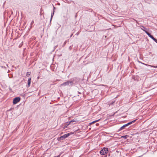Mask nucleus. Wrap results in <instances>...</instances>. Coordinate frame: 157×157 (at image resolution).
Returning <instances> with one entry per match:
<instances>
[{
    "instance_id": "nucleus-10",
    "label": "nucleus",
    "mask_w": 157,
    "mask_h": 157,
    "mask_svg": "<svg viewBox=\"0 0 157 157\" xmlns=\"http://www.w3.org/2000/svg\"><path fill=\"white\" fill-rule=\"evenodd\" d=\"M99 121V120H97L96 121H93L92 122H91V123H90V124H94L96 122H97L98 121Z\"/></svg>"
},
{
    "instance_id": "nucleus-6",
    "label": "nucleus",
    "mask_w": 157,
    "mask_h": 157,
    "mask_svg": "<svg viewBox=\"0 0 157 157\" xmlns=\"http://www.w3.org/2000/svg\"><path fill=\"white\" fill-rule=\"evenodd\" d=\"M136 121V120H133L130 122H129L127 124H124V126L126 127V126H128V125L132 124L133 123H134V122H135V121Z\"/></svg>"
},
{
    "instance_id": "nucleus-16",
    "label": "nucleus",
    "mask_w": 157,
    "mask_h": 157,
    "mask_svg": "<svg viewBox=\"0 0 157 157\" xmlns=\"http://www.w3.org/2000/svg\"><path fill=\"white\" fill-rule=\"evenodd\" d=\"M156 43H157V40L155 38L153 40Z\"/></svg>"
},
{
    "instance_id": "nucleus-19",
    "label": "nucleus",
    "mask_w": 157,
    "mask_h": 157,
    "mask_svg": "<svg viewBox=\"0 0 157 157\" xmlns=\"http://www.w3.org/2000/svg\"><path fill=\"white\" fill-rule=\"evenodd\" d=\"M72 35H73V34H72L70 36V37H72Z\"/></svg>"
},
{
    "instance_id": "nucleus-13",
    "label": "nucleus",
    "mask_w": 157,
    "mask_h": 157,
    "mask_svg": "<svg viewBox=\"0 0 157 157\" xmlns=\"http://www.w3.org/2000/svg\"><path fill=\"white\" fill-rule=\"evenodd\" d=\"M30 75V72H27L26 74V76H29Z\"/></svg>"
},
{
    "instance_id": "nucleus-12",
    "label": "nucleus",
    "mask_w": 157,
    "mask_h": 157,
    "mask_svg": "<svg viewBox=\"0 0 157 157\" xmlns=\"http://www.w3.org/2000/svg\"><path fill=\"white\" fill-rule=\"evenodd\" d=\"M141 27H142L143 28H143H141V29H142L143 30V29L144 30H146L147 29H146V28H145V27H144V26H141Z\"/></svg>"
},
{
    "instance_id": "nucleus-5",
    "label": "nucleus",
    "mask_w": 157,
    "mask_h": 157,
    "mask_svg": "<svg viewBox=\"0 0 157 157\" xmlns=\"http://www.w3.org/2000/svg\"><path fill=\"white\" fill-rule=\"evenodd\" d=\"M143 30L148 35V36L152 40H153L154 39V38L153 36L151 35L149 33L147 30H145L144 29Z\"/></svg>"
},
{
    "instance_id": "nucleus-15",
    "label": "nucleus",
    "mask_w": 157,
    "mask_h": 157,
    "mask_svg": "<svg viewBox=\"0 0 157 157\" xmlns=\"http://www.w3.org/2000/svg\"><path fill=\"white\" fill-rule=\"evenodd\" d=\"M76 121L75 120V119H74L73 120H71V121L70 122V123H71L72 122H75Z\"/></svg>"
},
{
    "instance_id": "nucleus-1",
    "label": "nucleus",
    "mask_w": 157,
    "mask_h": 157,
    "mask_svg": "<svg viewBox=\"0 0 157 157\" xmlns=\"http://www.w3.org/2000/svg\"><path fill=\"white\" fill-rule=\"evenodd\" d=\"M71 135L70 133H68L64 135L63 136H61L59 137H58L57 138V140L58 141H60L61 140H62L65 138Z\"/></svg>"
},
{
    "instance_id": "nucleus-14",
    "label": "nucleus",
    "mask_w": 157,
    "mask_h": 157,
    "mask_svg": "<svg viewBox=\"0 0 157 157\" xmlns=\"http://www.w3.org/2000/svg\"><path fill=\"white\" fill-rule=\"evenodd\" d=\"M127 136L126 135V136H122L121 137V138H123L124 139H126L127 138Z\"/></svg>"
},
{
    "instance_id": "nucleus-3",
    "label": "nucleus",
    "mask_w": 157,
    "mask_h": 157,
    "mask_svg": "<svg viewBox=\"0 0 157 157\" xmlns=\"http://www.w3.org/2000/svg\"><path fill=\"white\" fill-rule=\"evenodd\" d=\"M20 100V98L19 97H16L14 98L13 101V103L15 104L18 102Z\"/></svg>"
},
{
    "instance_id": "nucleus-18",
    "label": "nucleus",
    "mask_w": 157,
    "mask_h": 157,
    "mask_svg": "<svg viewBox=\"0 0 157 157\" xmlns=\"http://www.w3.org/2000/svg\"><path fill=\"white\" fill-rule=\"evenodd\" d=\"M79 34V33L78 32L76 33V34L77 35H78Z\"/></svg>"
},
{
    "instance_id": "nucleus-9",
    "label": "nucleus",
    "mask_w": 157,
    "mask_h": 157,
    "mask_svg": "<svg viewBox=\"0 0 157 157\" xmlns=\"http://www.w3.org/2000/svg\"><path fill=\"white\" fill-rule=\"evenodd\" d=\"M125 127L124 126V125L120 128L119 130H122L124 129Z\"/></svg>"
},
{
    "instance_id": "nucleus-8",
    "label": "nucleus",
    "mask_w": 157,
    "mask_h": 157,
    "mask_svg": "<svg viewBox=\"0 0 157 157\" xmlns=\"http://www.w3.org/2000/svg\"><path fill=\"white\" fill-rule=\"evenodd\" d=\"M54 10H53V12L52 13H51V19H50V21H51L52 19V17L54 15V12H55V11H54V9H55V7H54Z\"/></svg>"
},
{
    "instance_id": "nucleus-4",
    "label": "nucleus",
    "mask_w": 157,
    "mask_h": 157,
    "mask_svg": "<svg viewBox=\"0 0 157 157\" xmlns=\"http://www.w3.org/2000/svg\"><path fill=\"white\" fill-rule=\"evenodd\" d=\"M69 83L72 84V82L71 81H68L67 82H66L63 83V84H62L60 85V86H65L67 85H68Z\"/></svg>"
},
{
    "instance_id": "nucleus-11",
    "label": "nucleus",
    "mask_w": 157,
    "mask_h": 157,
    "mask_svg": "<svg viewBox=\"0 0 157 157\" xmlns=\"http://www.w3.org/2000/svg\"><path fill=\"white\" fill-rule=\"evenodd\" d=\"M145 65H147V66L148 65L146 64H145ZM148 66H150L151 67H154V68H157V66H151V65H148Z\"/></svg>"
},
{
    "instance_id": "nucleus-2",
    "label": "nucleus",
    "mask_w": 157,
    "mask_h": 157,
    "mask_svg": "<svg viewBox=\"0 0 157 157\" xmlns=\"http://www.w3.org/2000/svg\"><path fill=\"white\" fill-rule=\"evenodd\" d=\"M108 151V149L107 148L104 147L100 151V153L101 155H105L107 154Z\"/></svg>"
},
{
    "instance_id": "nucleus-17",
    "label": "nucleus",
    "mask_w": 157,
    "mask_h": 157,
    "mask_svg": "<svg viewBox=\"0 0 157 157\" xmlns=\"http://www.w3.org/2000/svg\"><path fill=\"white\" fill-rule=\"evenodd\" d=\"M34 21H33H33H32V22L31 23V25H33L34 23Z\"/></svg>"
},
{
    "instance_id": "nucleus-7",
    "label": "nucleus",
    "mask_w": 157,
    "mask_h": 157,
    "mask_svg": "<svg viewBox=\"0 0 157 157\" xmlns=\"http://www.w3.org/2000/svg\"><path fill=\"white\" fill-rule=\"evenodd\" d=\"M31 78H29L28 81V87H29L30 86L31 83Z\"/></svg>"
},
{
    "instance_id": "nucleus-20",
    "label": "nucleus",
    "mask_w": 157,
    "mask_h": 157,
    "mask_svg": "<svg viewBox=\"0 0 157 157\" xmlns=\"http://www.w3.org/2000/svg\"><path fill=\"white\" fill-rule=\"evenodd\" d=\"M66 42H65L64 43V44H66Z\"/></svg>"
}]
</instances>
